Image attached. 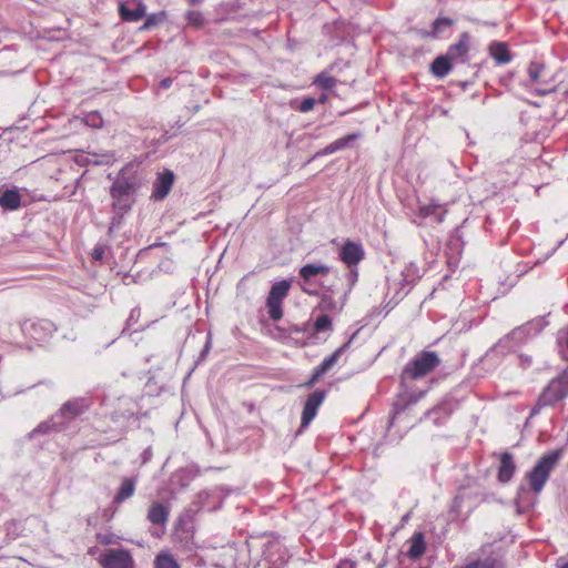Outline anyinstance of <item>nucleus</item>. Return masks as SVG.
Returning <instances> with one entry per match:
<instances>
[{
  "label": "nucleus",
  "instance_id": "1",
  "mask_svg": "<svg viewBox=\"0 0 568 568\" xmlns=\"http://www.w3.org/2000/svg\"><path fill=\"white\" fill-rule=\"evenodd\" d=\"M143 182L144 175L140 164L130 162L124 165L110 187V195L113 200L112 207L120 213H128L133 204L132 196Z\"/></svg>",
  "mask_w": 568,
  "mask_h": 568
},
{
  "label": "nucleus",
  "instance_id": "2",
  "mask_svg": "<svg viewBox=\"0 0 568 568\" xmlns=\"http://www.w3.org/2000/svg\"><path fill=\"white\" fill-rule=\"evenodd\" d=\"M439 364L440 358L436 352L422 351L405 365L400 378L403 382L419 379L432 373Z\"/></svg>",
  "mask_w": 568,
  "mask_h": 568
},
{
  "label": "nucleus",
  "instance_id": "3",
  "mask_svg": "<svg viewBox=\"0 0 568 568\" xmlns=\"http://www.w3.org/2000/svg\"><path fill=\"white\" fill-rule=\"evenodd\" d=\"M560 450H552L541 456L532 469L527 474L530 489L535 494H540L545 484L549 479L550 473L557 466L560 459Z\"/></svg>",
  "mask_w": 568,
  "mask_h": 568
},
{
  "label": "nucleus",
  "instance_id": "4",
  "mask_svg": "<svg viewBox=\"0 0 568 568\" xmlns=\"http://www.w3.org/2000/svg\"><path fill=\"white\" fill-rule=\"evenodd\" d=\"M568 396V371L552 378L539 395L531 414H537L542 407L551 406Z\"/></svg>",
  "mask_w": 568,
  "mask_h": 568
},
{
  "label": "nucleus",
  "instance_id": "5",
  "mask_svg": "<svg viewBox=\"0 0 568 568\" xmlns=\"http://www.w3.org/2000/svg\"><path fill=\"white\" fill-rule=\"evenodd\" d=\"M291 284L283 280L272 285L266 300L268 315L273 321H280L283 317L282 302L287 296Z\"/></svg>",
  "mask_w": 568,
  "mask_h": 568
},
{
  "label": "nucleus",
  "instance_id": "6",
  "mask_svg": "<svg viewBox=\"0 0 568 568\" xmlns=\"http://www.w3.org/2000/svg\"><path fill=\"white\" fill-rule=\"evenodd\" d=\"M102 568H135L133 557L129 550L111 548L99 557Z\"/></svg>",
  "mask_w": 568,
  "mask_h": 568
},
{
  "label": "nucleus",
  "instance_id": "7",
  "mask_svg": "<svg viewBox=\"0 0 568 568\" xmlns=\"http://www.w3.org/2000/svg\"><path fill=\"white\" fill-rule=\"evenodd\" d=\"M90 405L91 403L83 397L70 399L55 413V419L61 420L65 427L73 419L83 415L90 408Z\"/></svg>",
  "mask_w": 568,
  "mask_h": 568
},
{
  "label": "nucleus",
  "instance_id": "8",
  "mask_svg": "<svg viewBox=\"0 0 568 568\" xmlns=\"http://www.w3.org/2000/svg\"><path fill=\"white\" fill-rule=\"evenodd\" d=\"M528 74L532 83H535V92L538 95H546L555 92L556 88L546 79V68L538 62H531L528 67Z\"/></svg>",
  "mask_w": 568,
  "mask_h": 568
},
{
  "label": "nucleus",
  "instance_id": "9",
  "mask_svg": "<svg viewBox=\"0 0 568 568\" xmlns=\"http://www.w3.org/2000/svg\"><path fill=\"white\" fill-rule=\"evenodd\" d=\"M326 397V392L317 389L308 395L302 412L301 427H307L315 418L318 407L322 405Z\"/></svg>",
  "mask_w": 568,
  "mask_h": 568
},
{
  "label": "nucleus",
  "instance_id": "10",
  "mask_svg": "<svg viewBox=\"0 0 568 568\" xmlns=\"http://www.w3.org/2000/svg\"><path fill=\"white\" fill-rule=\"evenodd\" d=\"M145 9L143 2L129 0L119 4V14L126 22H136L145 16Z\"/></svg>",
  "mask_w": 568,
  "mask_h": 568
},
{
  "label": "nucleus",
  "instance_id": "11",
  "mask_svg": "<svg viewBox=\"0 0 568 568\" xmlns=\"http://www.w3.org/2000/svg\"><path fill=\"white\" fill-rule=\"evenodd\" d=\"M352 343V338H349L346 343H344L341 347H338L334 353L324 358V361L318 365L313 374L311 381L307 383L308 386L313 385L320 377L326 374L338 361L341 355L347 349L349 344Z\"/></svg>",
  "mask_w": 568,
  "mask_h": 568
},
{
  "label": "nucleus",
  "instance_id": "12",
  "mask_svg": "<svg viewBox=\"0 0 568 568\" xmlns=\"http://www.w3.org/2000/svg\"><path fill=\"white\" fill-rule=\"evenodd\" d=\"M362 244L346 241L339 251L341 260L348 266H356L364 258Z\"/></svg>",
  "mask_w": 568,
  "mask_h": 568
},
{
  "label": "nucleus",
  "instance_id": "13",
  "mask_svg": "<svg viewBox=\"0 0 568 568\" xmlns=\"http://www.w3.org/2000/svg\"><path fill=\"white\" fill-rule=\"evenodd\" d=\"M541 329V321L528 322L523 326L514 328L507 336L516 345L524 343L530 335H535Z\"/></svg>",
  "mask_w": 568,
  "mask_h": 568
},
{
  "label": "nucleus",
  "instance_id": "14",
  "mask_svg": "<svg viewBox=\"0 0 568 568\" xmlns=\"http://www.w3.org/2000/svg\"><path fill=\"white\" fill-rule=\"evenodd\" d=\"M174 181V174L171 171H164L159 174L153 184L152 197L163 200L171 191Z\"/></svg>",
  "mask_w": 568,
  "mask_h": 568
},
{
  "label": "nucleus",
  "instance_id": "15",
  "mask_svg": "<svg viewBox=\"0 0 568 568\" xmlns=\"http://www.w3.org/2000/svg\"><path fill=\"white\" fill-rule=\"evenodd\" d=\"M515 471H516V464L514 460V456L508 452H504L500 455V459H499V467H498V474H497L498 480L503 484H507L513 478Z\"/></svg>",
  "mask_w": 568,
  "mask_h": 568
},
{
  "label": "nucleus",
  "instance_id": "16",
  "mask_svg": "<svg viewBox=\"0 0 568 568\" xmlns=\"http://www.w3.org/2000/svg\"><path fill=\"white\" fill-rule=\"evenodd\" d=\"M138 479L136 477H124L121 480L120 487L113 497V505H121L129 498H131L136 489Z\"/></svg>",
  "mask_w": 568,
  "mask_h": 568
},
{
  "label": "nucleus",
  "instance_id": "17",
  "mask_svg": "<svg viewBox=\"0 0 568 568\" xmlns=\"http://www.w3.org/2000/svg\"><path fill=\"white\" fill-rule=\"evenodd\" d=\"M468 51H469V34L467 32H464L460 34L458 42L452 44L448 48L446 55L450 60H460L462 62H465Z\"/></svg>",
  "mask_w": 568,
  "mask_h": 568
},
{
  "label": "nucleus",
  "instance_id": "18",
  "mask_svg": "<svg viewBox=\"0 0 568 568\" xmlns=\"http://www.w3.org/2000/svg\"><path fill=\"white\" fill-rule=\"evenodd\" d=\"M23 329L36 341H44L52 332V324L48 321L26 323Z\"/></svg>",
  "mask_w": 568,
  "mask_h": 568
},
{
  "label": "nucleus",
  "instance_id": "19",
  "mask_svg": "<svg viewBox=\"0 0 568 568\" xmlns=\"http://www.w3.org/2000/svg\"><path fill=\"white\" fill-rule=\"evenodd\" d=\"M21 197L16 187L0 190V206L7 211H16L21 206Z\"/></svg>",
  "mask_w": 568,
  "mask_h": 568
},
{
  "label": "nucleus",
  "instance_id": "20",
  "mask_svg": "<svg viewBox=\"0 0 568 568\" xmlns=\"http://www.w3.org/2000/svg\"><path fill=\"white\" fill-rule=\"evenodd\" d=\"M359 136H361L359 133H351L341 139H337L334 142L326 145L321 151L316 152L314 158L328 155V154H333L337 151H341V150L345 149L346 146H348L351 142L357 140Z\"/></svg>",
  "mask_w": 568,
  "mask_h": 568
},
{
  "label": "nucleus",
  "instance_id": "21",
  "mask_svg": "<svg viewBox=\"0 0 568 568\" xmlns=\"http://www.w3.org/2000/svg\"><path fill=\"white\" fill-rule=\"evenodd\" d=\"M170 509L161 503H153L148 510V520L153 525L164 526L169 520Z\"/></svg>",
  "mask_w": 568,
  "mask_h": 568
},
{
  "label": "nucleus",
  "instance_id": "22",
  "mask_svg": "<svg viewBox=\"0 0 568 568\" xmlns=\"http://www.w3.org/2000/svg\"><path fill=\"white\" fill-rule=\"evenodd\" d=\"M331 271V267L323 263H310L303 265L300 271V277H306V278H322L326 275H328Z\"/></svg>",
  "mask_w": 568,
  "mask_h": 568
},
{
  "label": "nucleus",
  "instance_id": "23",
  "mask_svg": "<svg viewBox=\"0 0 568 568\" xmlns=\"http://www.w3.org/2000/svg\"><path fill=\"white\" fill-rule=\"evenodd\" d=\"M64 429V425L62 424L61 420H57L55 419V414L51 416V418H49L48 420H44L42 423H40L31 433H30V437H34L37 436L38 434H41V435H47V434H50L52 432H60Z\"/></svg>",
  "mask_w": 568,
  "mask_h": 568
},
{
  "label": "nucleus",
  "instance_id": "24",
  "mask_svg": "<svg viewBox=\"0 0 568 568\" xmlns=\"http://www.w3.org/2000/svg\"><path fill=\"white\" fill-rule=\"evenodd\" d=\"M425 549H426V545H425L424 534L420 531L415 532L413 535V537L410 538V545L407 550V556L410 559H418L424 555Z\"/></svg>",
  "mask_w": 568,
  "mask_h": 568
},
{
  "label": "nucleus",
  "instance_id": "25",
  "mask_svg": "<svg viewBox=\"0 0 568 568\" xmlns=\"http://www.w3.org/2000/svg\"><path fill=\"white\" fill-rule=\"evenodd\" d=\"M515 348H516V345L506 335L505 337L500 338L493 347H490L486 352L485 357L489 358V357H493L494 355L505 356L506 354L510 353Z\"/></svg>",
  "mask_w": 568,
  "mask_h": 568
},
{
  "label": "nucleus",
  "instance_id": "26",
  "mask_svg": "<svg viewBox=\"0 0 568 568\" xmlns=\"http://www.w3.org/2000/svg\"><path fill=\"white\" fill-rule=\"evenodd\" d=\"M489 53L498 64L508 63L511 59L505 42H493L489 45Z\"/></svg>",
  "mask_w": 568,
  "mask_h": 568
},
{
  "label": "nucleus",
  "instance_id": "27",
  "mask_svg": "<svg viewBox=\"0 0 568 568\" xmlns=\"http://www.w3.org/2000/svg\"><path fill=\"white\" fill-rule=\"evenodd\" d=\"M450 61L452 60L447 55L437 57L430 65L433 74L440 79L446 77L452 70Z\"/></svg>",
  "mask_w": 568,
  "mask_h": 568
},
{
  "label": "nucleus",
  "instance_id": "28",
  "mask_svg": "<svg viewBox=\"0 0 568 568\" xmlns=\"http://www.w3.org/2000/svg\"><path fill=\"white\" fill-rule=\"evenodd\" d=\"M331 70H333V65H329L328 69L321 72L315 78L314 84L325 91L332 90L336 85L337 80L329 74Z\"/></svg>",
  "mask_w": 568,
  "mask_h": 568
},
{
  "label": "nucleus",
  "instance_id": "29",
  "mask_svg": "<svg viewBox=\"0 0 568 568\" xmlns=\"http://www.w3.org/2000/svg\"><path fill=\"white\" fill-rule=\"evenodd\" d=\"M420 276V270L414 262L408 263L402 271L403 282L407 285L414 284Z\"/></svg>",
  "mask_w": 568,
  "mask_h": 568
},
{
  "label": "nucleus",
  "instance_id": "30",
  "mask_svg": "<svg viewBox=\"0 0 568 568\" xmlns=\"http://www.w3.org/2000/svg\"><path fill=\"white\" fill-rule=\"evenodd\" d=\"M89 163L94 165H111L115 162L116 156L114 152L105 151L103 153H92L90 154Z\"/></svg>",
  "mask_w": 568,
  "mask_h": 568
},
{
  "label": "nucleus",
  "instance_id": "31",
  "mask_svg": "<svg viewBox=\"0 0 568 568\" xmlns=\"http://www.w3.org/2000/svg\"><path fill=\"white\" fill-rule=\"evenodd\" d=\"M313 331L316 334L331 333L333 331V324H332L331 317L326 314L320 315L314 322Z\"/></svg>",
  "mask_w": 568,
  "mask_h": 568
},
{
  "label": "nucleus",
  "instance_id": "32",
  "mask_svg": "<svg viewBox=\"0 0 568 568\" xmlns=\"http://www.w3.org/2000/svg\"><path fill=\"white\" fill-rule=\"evenodd\" d=\"M298 286L304 293L308 295H318L320 281L316 278L301 277V280L298 281Z\"/></svg>",
  "mask_w": 568,
  "mask_h": 568
},
{
  "label": "nucleus",
  "instance_id": "33",
  "mask_svg": "<svg viewBox=\"0 0 568 568\" xmlns=\"http://www.w3.org/2000/svg\"><path fill=\"white\" fill-rule=\"evenodd\" d=\"M154 568H180V565L171 554L162 552L155 557Z\"/></svg>",
  "mask_w": 568,
  "mask_h": 568
},
{
  "label": "nucleus",
  "instance_id": "34",
  "mask_svg": "<svg viewBox=\"0 0 568 568\" xmlns=\"http://www.w3.org/2000/svg\"><path fill=\"white\" fill-rule=\"evenodd\" d=\"M453 23L454 20L450 18H437L433 22V29L428 36L436 38L444 30V28L450 27Z\"/></svg>",
  "mask_w": 568,
  "mask_h": 568
},
{
  "label": "nucleus",
  "instance_id": "35",
  "mask_svg": "<svg viewBox=\"0 0 568 568\" xmlns=\"http://www.w3.org/2000/svg\"><path fill=\"white\" fill-rule=\"evenodd\" d=\"M189 24L200 28L204 23V17L200 11L190 10L185 13Z\"/></svg>",
  "mask_w": 568,
  "mask_h": 568
},
{
  "label": "nucleus",
  "instance_id": "36",
  "mask_svg": "<svg viewBox=\"0 0 568 568\" xmlns=\"http://www.w3.org/2000/svg\"><path fill=\"white\" fill-rule=\"evenodd\" d=\"M164 16H165L164 12L151 13L150 16L146 17V20L141 29L148 30V29L152 28L153 26L162 22L164 19Z\"/></svg>",
  "mask_w": 568,
  "mask_h": 568
},
{
  "label": "nucleus",
  "instance_id": "37",
  "mask_svg": "<svg viewBox=\"0 0 568 568\" xmlns=\"http://www.w3.org/2000/svg\"><path fill=\"white\" fill-rule=\"evenodd\" d=\"M439 209H440V204L429 203V204L419 206V213L422 216L427 217V216L435 215Z\"/></svg>",
  "mask_w": 568,
  "mask_h": 568
},
{
  "label": "nucleus",
  "instance_id": "38",
  "mask_svg": "<svg viewBox=\"0 0 568 568\" xmlns=\"http://www.w3.org/2000/svg\"><path fill=\"white\" fill-rule=\"evenodd\" d=\"M112 210H113V216H112V219H111V223H110V226H109V230H108V233H109L110 235L114 232V230H115L116 227H119V226H120V224L122 223V217H123V215L125 214V213H122V212H121V213H120V212H118V211H116L115 209H113V207H112Z\"/></svg>",
  "mask_w": 568,
  "mask_h": 568
},
{
  "label": "nucleus",
  "instance_id": "39",
  "mask_svg": "<svg viewBox=\"0 0 568 568\" xmlns=\"http://www.w3.org/2000/svg\"><path fill=\"white\" fill-rule=\"evenodd\" d=\"M85 122L92 128H101L103 120L98 112H91L85 116Z\"/></svg>",
  "mask_w": 568,
  "mask_h": 568
},
{
  "label": "nucleus",
  "instance_id": "40",
  "mask_svg": "<svg viewBox=\"0 0 568 568\" xmlns=\"http://www.w3.org/2000/svg\"><path fill=\"white\" fill-rule=\"evenodd\" d=\"M105 250H106V245L98 243L92 250V253H91L92 260L102 262L104 258Z\"/></svg>",
  "mask_w": 568,
  "mask_h": 568
},
{
  "label": "nucleus",
  "instance_id": "41",
  "mask_svg": "<svg viewBox=\"0 0 568 568\" xmlns=\"http://www.w3.org/2000/svg\"><path fill=\"white\" fill-rule=\"evenodd\" d=\"M315 103L316 100L314 98H305L297 106V110L302 113L310 112L311 110H313Z\"/></svg>",
  "mask_w": 568,
  "mask_h": 568
},
{
  "label": "nucleus",
  "instance_id": "42",
  "mask_svg": "<svg viewBox=\"0 0 568 568\" xmlns=\"http://www.w3.org/2000/svg\"><path fill=\"white\" fill-rule=\"evenodd\" d=\"M97 540L101 545H111V544L115 542V536L111 532H105V534L99 532V534H97Z\"/></svg>",
  "mask_w": 568,
  "mask_h": 568
},
{
  "label": "nucleus",
  "instance_id": "43",
  "mask_svg": "<svg viewBox=\"0 0 568 568\" xmlns=\"http://www.w3.org/2000/svg\"><path fill=\"white\" fill-rule=\"evenodd\" d=\"M211 347H212V338H211V335H209L206 338L205 345H204L202 352L200 353L199 361H203L206 357V355L211 351Z\"/></svg>",
  "mask_w": 568,
  "mask_h": 568
},
{
  "label": "nucleus",
  "instance_id": "44",
  "mask_svg": "<svg viewBox=\"0 0 568 568\" xmlns=\"http://www.w3.org/2000/svg\"><path fill=\"white\" fill-rule=\"evenodd\" d=\"M347 281L349 282L351 287L356 283L358 277V272L356 268L349 267V272L346 274Z\"/></svg>",
  "mask_w": 568,
  "mask_h": 568
},
{
  "label": "nucleus",
  "instance_id": "45",
  "mask_svg": "<svg viewBox=\"0 0 568 568\" xmlns=\"http://www.w3.org/2000/svg\"><path fill=\"white\" fill-rule=\"evenodd\" d=\"M520 365L524 368L529 367L532 364V359L529 355L520 354L519 355Z\"/></svg>",
  "mask_w": 568,
  "mask_h": 568
},
{
  "label": "nucleus",
  "instance_id": "46",
  "mask_svg": "<svg viewBox=\"0 0 568 568\" xmlns=\"http://www.w3.org/2000/svg\"><path fill=\"white\" fill-rule=\"evenodd\" d=\"M209 497V493L202 491L196 496V499L194 503L199 504L200 507L204 506V500Z\"/></svg>",
  "mask_w": 568,
  "mask_h": 568
},
{
  "label": "nucleus",
  "instance_id": "47",
  "mask_svg": "<svg viewBox=\"0 0 568 568\" xmlns=\"http://www.w3.org/2000/svg\"><path fill=\"white\" fill-rule=\"evenodd\" d=\"M172 82L173 80L171 78H164L163 80H161L160 87L162 89H169L172 85Z\"/></svg>",
  "mask_w": 568,
  "mask_h": 568
},
{
  "label": "nucleus",
  "instance_id": "48",
  "mask_svg": "<svg viewBox=\"0 0 568 568\" xmlns=\"http://www.w3.org/2000/svg\"><path fill=\"white\" fill-rule=\"evenodd\" d=\"M436 217V221L438 223H442L444 221V216H445V212H440L438 213V211L436 212V214L434 215Z\"/></svg>",
  "mask_w": 568,
  "mask_h": 568
},
{
  "label": "nucleus",
  "instance_id": "49",
  "mask_svg": "<svg viewBox=\"0 0 568 568\" xmlns=\"http://www.w3.org/2000/svg\"><path fill=\"white\" fill-rule=\"evenodd\" d=\"M139 313H140V311H139V310H136V308L132 310V312H131V314H130V320L136 318V315H135V314H138V315H139Z\"/></svg>",
  "mask_w": 568,
  "mask_h": 568
},
{
  "label": "nucleus",
  "instance_id": "50",
  "mask_svg": "<svg viewBox=\"0 0 568 568\" xmlns=\"http://www.w3.org/2000/svg\"><path fill=\"white\" fill-rule=\"evenodd\" d=\"M139 313H140V311H139V310H136V308L132 310V312H131V314H130V320L136 318V315H135V314H138V315H139Z\"/></svg>",
  "mask_w": 568,
  "mask_h": 568
},
{
  "label": "nucleus",
  "instance_id": "51",
  "mask_svg": "<svg viewBox=\"0 0 568 568\" xmlns=\"http://www.w3.org/2000/svg\"><path fill=\"white\" fill-rule=\"evenodd\" d=\"M558 568H568V560L562 564H558Z\"/></svg>",
  "mask_w": 568,
  "mask_h": 568
},
{
  "label": "nucleus",
  "instance_id": "52",
  "mask_svg": "<svg viewBox=\"0 0 568 568\" xmlns=\"http://www.w3.org/2000/svg\"><path fill=\"white\" fill-rule=\"evenodd\" d=\"M201 2H202V0H190V3L192 6H195V4L201 3Z\"/></svg>",
  "mask_w": 568,
  "mask_h": 568
},
{
  "label": "nucleus",
  "instance_id": "53",
  "mask_svg": "<svg viewBox=\"0 0 568 568\" xmlns=\"http://www.w3.org/2000/svg\"><path fill=\"white\" fill-rule=\"evenodd\" d=\"M325 101H326V95H325V94H323V95L320 98L318 102L324 103Z\"/></svg>",
  "mask_w": 568,
  "mask_h": 568
}]
</instances>
